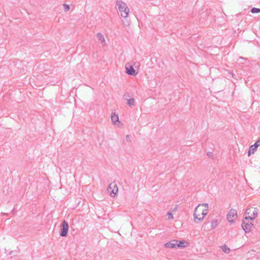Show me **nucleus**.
<instances>
[{
	"instance_id": "obj_15",
	"label": "nucleus",
	"mask_w": 260,
	"mask_h": 260,
	"mask_svg": "<svg viewBox=\"0 0 260 260\" xmlns=\"http://www.w3.org/2000/svg\"><path fill=\"white\" fill-rule=\"evenodd\" d=\"M97 37L99 41H101L102 43L105 42V38L103 34L100 32L98 33Z\"/></svg>"
},
{
	"instance_id": "obj_21",
	"label": "nucleus",
	"mask_w": 260,
	"mask_h": 260,
	"mask_svg": "<svg viewBox=\"0 0 260 260\" xmlns=\"http://www.w3.org/2000/svg\"><path fill=\"white\" fill-rule=\"evenodd\" d=\"M126 140L127 141L130 142L131 141V136L128 135H126L125 137Z\"/></svg>"
},
{
	"instance_id": "obj_2",
	"label": "nucleus",
	"mask_w": 260,
	"mask_h": 260,
	"mask_svg": "<svg viewBox=\"0 0 260 260\" xmlns=\"http://www.w3.org/2000/svg\"><path fill=\"white\" fill-rule=\"evenodd\" d=\"M116 5L118 6L121 16L123 18H126L129 13V8L124 3L120 0L116 1Z\"/></svg>"
},
{
	"instance_id": "obj_13",
	"label": "nucleus",
	"mask_w": 260,
	"mask_h": 260,
	"mask_svg": "<svg viewBox=\"0 0 260 260\" xmlns=\"http://www.w3.org/2000/svg\"><path fill=\"white\" fill-rule=\"evenodd\" d=\"M257 147L258 146L257 144H254L251 145L248 151V155L249 156L251 153H254V151L256 150Z\"/></svg>"
},
{
	"instance_id": "obj_3",
	"label": "nucleus",
	"mask_w": 260,
	"mask_h": 260,
	"mask_svg": "<svg viewBox=\"0 0 260 260\" xmlns=\"http://www.w3.org/2000/svg\"><path fill=\"white\" fill-rule=\"evenodd\" d=\"M258 209L256 208H250L246 210L245 214L248 215L244 217L246 220H252L255 219L258 214Z\"/></svg>"
},
{
	"instance_id": "obj_7",
	"label": "nucleus",
	"mask_w": 260,
	"mask_h": 260,
	"mask_svg": "<svg viewBox=\"0 0 260 260\" xmlns=\"http://www.w3.org/2000/svg\"><path fill=\"white\" fill-rule=\"evenodd\" d=\"M235 216H237V210L234 209H232L229 211L228 214H227L226 218L230 223H233L234 221L233 219V218Z\"/></svg>"
},
{
	"instance_id": "obj_4",
	"label": "nucleus",
	"mask_w": 260,
	"mask_h": 260,
	"mask_svg": "<svg viewBox=\"0 0 260 260\" xmlns=\"http://www.w3.org/2000/svg\"><path fill=\"white\" fill-rule=\"evenodd\" d=\"M69 231V224L67 221L63 220L61 223L59 235L61 237H67Z\"/></svg>"
},
{
	"instance_id": "obj_18",
	"label": "nucleus",
	"mask_w": 260,
	"mask_h": 260,
	"mask_svg": "<svg viewBox=\"0 0 260 260\" xmlns=\"http://www.w3.org/2000/svg\"><path fill=\"white\" fill-rule=\"evenodd\" d=\"M63 8H64V10L66 12L70 10V6L68 5L64 4L63 5Z\"/></svg>"
},
{
	"instance_id": "obj_8",
	"label": "nucleus",
	"mask_w": 260,
	"mask_h": 260,
	"mask_svg": "<svg viewBox=\"0 0 260 260\" xmlns=\"http://www.w3.org/2000/svg\"><path fill=\"white\" fill-rule=\"evenodd\" d=\"M125 69L126 73L129 75L136 76L138 74V72L134 69L133 66L129 64H126Z\"/></svg>"
},
{
	"instance_id": "obj_12",
	"label": "nucleus",
	"mask_w": 260,
	"mask_h": 260,
	"mask_svg": "<svg viewBox=\"0 0 260 260\" xmlns=\"http://www.w3.org/2000/svg\"><path fill=\"white\" fill-rule=\"evenodd\" d=\"M127 96H129L128 93H126L124 95V97H125L127 101V104L129 106L134 105L135 99L134 98H131L129 99H127L126 98Z\"/></svg>"
},
{
	"instance_id": "obj_10",
	"label": "nucleus",
	"mask_w": 260,
	"mask_h": 260,
	"mask_svg": "<svg viewBox=\"0 0 260 260\" xmlns=\"http://www.w3.org/2000/svg\"><path fill=\"white\" fill-rule=\"evenodd\" d=\"M111 121L114 125H118L120 123L119 120L118 115L115 113H112L111 116Z\"/></svg>"
},
{
	"instance_id": "obj_19",
	"label": "nucleus",
	"mask_w": 260,
	"mask_h": 260,
	"mask_svg": "<svg viewBox=\"0 0 260 260\" xmlns=\"http://www.w3.org/2000/svg\"><path fill=\"white\" fill-rule=\"evenodd\" d=\"M207 156L210 158H213V155L212 152H208L207 154Z\"/></svg>"
},
{
	"instance_id": "obj_17",
	"label": "nucleus",
	"mask_w": 260,
	"mask_h": 260,
	"mask_svg": "<svg viewBox=\"0 0 260 260\" xmlns=\"http://www.w3.org/2000/svg\"><path fill=\"white\" fill-rule=\"evenodd\" d=\"M250 11L252 13H258L260 12V9L257 8H252Z\"/></svg>"
},
{
	"instance_id": "obj_9",
	"label": "nucleus",
	"mask_w": 260,
	"mask_h": 260,
	"mask_svg": "<svg viewBox=\"0 0 260 260\" xmlns=\"http://www.w3.org/2000/svg\"><path fill=\"white\" fill-rule=\"evenodd\" d=\"M177 243H178V240H173L170 242L166 243L165 244V246L167 248H173L176 247V245H177Z\"/></svg>"
},
{
	"instance_id": "obj_5",
	"label": "nucleus",
	"mask_w": 260,
	"mask_h": 260,
	"mask_svg": "<svg viewBox=\"0 0 260 260\" xmlns=\"http://www.w3.org/2000/svg\"><path fill=\"white\" fill-rule=\"evenodd\" d=\"M249 220H247V222L243 220L241 224L242 228L246 233L249 232L253 226V224L251 222H249Z\"/></svg>"
},
{
	"instance_id": "obj_14",
	"label": "nucleus",
	"mask_w": 260,
	"mask_h": 260,
	"mask_svg": "<svg viewBox=\"0 0 260 260\" xmlns=\"http://www.w3.org/2000/svg\"><path fill=\"white\" fill-rule=\"evenodd\" d=\"M221 248L222 249V251L226 254L229 253L231 251L230 249L227 247L225 244H223L222 246H221Z\"/></svg>"
},
{
	"instance_id": "obj_20",
	"label": "nucleus",
	"mask_w": 260,
	"mask_h": 260,
	"mask_svg": "<svg viewBox=\"0 0 260 260\" xmlns=\"http://www.w3.org/2000/svg\"><path fill=\"white\" fill-rule=\"evenodd\" d=\"M167 215L168 216V218L169 219L173 218V215L171 212H168Z\"/></svg>"
},
{
	"instance_id": "obj_22",
	"label": "nucleus",
	"mask_w": 260,
	"mask_h": 260,
	"mask_svg": "<svg viewBox=\"0 0 260 260\" xmlns=\"http://www.w3.org/2000/svg\"><path fill=\"white\" fill-rule=\"evenodd\" d=\"M254 144H257L258 146L260 145V137L258 138V140Z\"/></svg>"
},
{
	"instance_id": "obj_16",
	"label": "nucleus",
	"mask_w": 260,
	"mask_h": 260,
	"mask_svg": "<svg viewBox=\"0 0 260 260\" xmlns=\"http://www.w3.org/2000/svg\"><path fill=\"white\" fill-rule=\"evenodd\" d=\"M217 220H215V219L212 220V222H211V228L214 229L217 226Z\"/></svg>"
},
{
	"instance_id": "obj_11",
	"label": "nucleus",
	"mask_w": 260,
	"mask_h": 260,
	"mask_svg": "<svg viewBox=\"0 0 260 260\" xmlns=\"http://www.w3.org/2000/svg\"><path fill=\"white\" fill-rule=\"evenodd\" d=\"M188 245V243L184 240L178 241L176 247L179 248L186 247Z\"/></svg>"
},
{
	"instance_id": "obj_23",
	"label": "nucleus",
	"mask_w": 260,
	"mask_h": 260,
	"mask_svg": "<svg viewBox=\"0 0 260 260\" xmlns=\"http://www.w3.org/2000/svg\"><path fill=\"white\" fill-rule=\"evenodd\" d=\"M13 252V251H11L9 252V254H10V255H12Z\"/></svg>"
},
{
	"instance_id": "obj_6",
	"label": "nucleus",
	"mask_w": 260,
	"mask_h": 260,
	"mask_svg": "<svg viewBox=\"0 0 260 260\" xmlns=\"http://www.w3.org/2000/svg\"><path fill=\"white\" fill-rule=\"evenodd\" d=\"M118 189L117 185L113 182L111 183L109 185L107 188V191L111 196L112 194H114V195L116 194V193L118 192Z\"/></svg>"
},
{
	"instance_id": "obj_1",
	"label": "nucleus",
	"mask_w": 260,
	"mask_h": 260,
	"mask_svg": "<svg viewBox=\"0 0 260 260\" xmlns=\"http://www.w3.org/2000/svg\"><path fill=\"white\" fill-rule=\"evenodd\" d=\"M208 208L207 203L201 204L197 206L193 213L194 221L195 222L199 223L204 219L205 216L207 214Z\"/></svg>"
}]
</instances>
